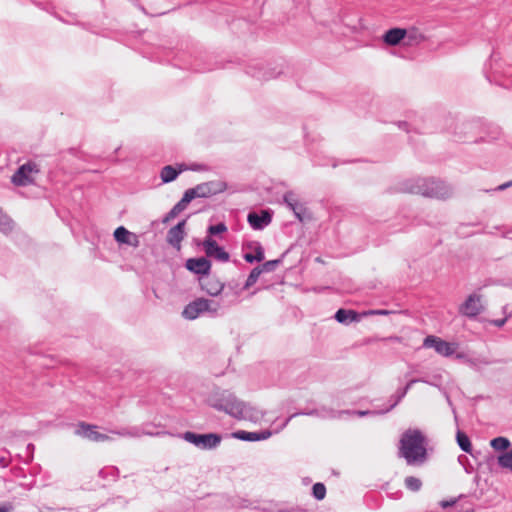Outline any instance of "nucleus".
I'll list each match as a JSON object with an SVG mask.
<instances>
[{
  "mask_svg": "<svg viewBox=\"0 0 512 512\" xmlns=\"http://www.w3.org/2000/svg\"><path fill=\"white\" fill-rule=\"evenodd\" d=\"M13 227V220L8 215H6L0 208V231L5 234H8L13 230Z\"/></svg>",
  "mask_w": 512,
  "mask_h": 512,
  "instance_id": "obj_27",
  "label": "nucleus"
},
{
  "mask_svg": "<svg viewBox=\"0 0 512 512\" xmlns=\"http://www.w3.org/2000/svg\"><path fill=\"white\" fill-rule=\"evenodd\" d=\"M418 382H423V383H427V384H430L429 381H427L426 379L424 378H415V379H411L409 380L406 385L404 387H401V389H405V393L407 394L408 391L411 389V387L415 384V383H418Z\"/></svg>",
  "mask_w": 512,
  "mask_h": 512,
  "instance_id": "obj_40",
  "label": "nucleus"
},
{
  "mask_svg": "<svg viewBox=\"0 0 512 512\" xmlns=\"http://www.w3.org/2000/svg\"><path fill=\"white\" fill-rule=\"evenodd\" d=\"M272 221V216L269 210H262L258 212H249L247 222L254 230H262L268 226Z\"/></svg>",
  "mask_w": 512,
  "mask_h": 512,
  "instance_id": "obj_14",
  "label": "nucleus"
},
{
  "mask_svg": "<svg viewBox=\"0 0 512 512\" xmlns=\"http://www.w3.org/2000/svg\"><path fill=\"white\" fill-rule=\"evenodd\" d=\"M405 487L413 492H417L421 489L422 482L419 478L414 476H408L405 478Z\"/></svg>",
  "mask_w": 512,
  "mask_h": 512,
  "instance_id": "obj_33",
  "label": "nucleus"
},
{
  "mask_svg": "<svg viewBox=\"0 0 512 512\" xmlns=\"http://www.w3.org/2000/svg\"><path fill=\"white\" fill-rule=\"evenodd\" d=\"M396 191L437 199H445L452 195L451 187L444 181L420 177L404 180L397 185Z\"/></svg>",
  "mask_w": 512,
  "mask_h": 512,
  "instance_id": "obj_2",
  "label": "nucleus"
},
{
  "mask_svg": "<svg viewBox=\"0 0 512 512\" xmlns=\"http://www.w3.org/2000/svg\"><path fill=\"white\" fill-rule=\"evenodd\" d=\"M318 410L316 409H313V410H308V411H301V412H296V413H293L292 415H290L288 418H286V420L282 423V425L280 426L279 430H282L284 429L288 423L291 421V419H293L294 417L298 416V415H309V416H313V415H318Z\"/></svg>",
  "mask_w": 512,
  "mask_h": 512,
  "instance_id": "obj_37",
  "label": "nucleus"
},
{
  "mask_svg": "<svg viewBox=\"0 0 512 512\" xmlns=\"http://www.w3.org/2000/svg\"><path fill=\"white\" fill-rule=\"evenodd\" d=\"M185 225H186V220H182L168 230L166 239H167V242L172 247L180 249L181 242L186 235Z\"/></svg>",
  "mask_w": 512,
  "mask_h": 512,
  "instance_id": "obj_15",
  "label": "nucleus"
},
{
  "mask_svg": "<svg viewBox=\"0 0 512 512\" xmlns=\"http://www.w3.org/2000/svg\"><path fill=\"white\" fill-rule=\"evenodd\" d=\"M511 443L506 437H496L490 441V446L496 451H505L510 447Z\"/></svg>",
  "mask_w": 512,
  "mask_h": 512,
  "instance_id": "obj_28",
  "label": "nucleus"
},
{
  "mask_svg": "<svg viewBox=\"0 0 512 512\" xmlns=\"http://www.w3.org/2000/svg\"><path fill=\"white\" fill-rule=\"evenodd\" d=\"M10 464V459L6 456H0V467L7 468Z\"/></svg>",
  "mask_w": 512,
  "mask_h": 512,
  "instance_id": "obj_45",
  "label": "nucleus"
},
{
  "mask_svg": "<svg viewBox=\"0 0 512 512\" xmlns=\"http://www.w3.org/2000/svg\"><path fill=\"white\" fill-rule=\"evenodd\" d=\"M485 76L490 83H496L506 88L512 87V71H502L496 52L491 54L489 63L485 66Z\"/></svg>",
  "mask_w": 512,
  "mask_h": 512,
  "instance_id": "obj_4",
  "label": "nucleus"
},
{
  "mask_svg": "<svg viewBox=\"0 0 512 512\" xmlns=\"http://www.w3.org/2000/svg\"><path fill=\"white\" fill-rule=\"evenodd\" d=\"M203 248L207 257L214 258L219 262H228L230 259V255L225 249L218 245L216 240L212 237L207 236L203 240Z\"/></svg>",
  "mask_w": 512,
  "mask_h": 512,
  "instance_id": "obj_9",
  "label": "nucleus"
},
{
  "mask_svg": "<svg viewBox=\"0 0 512 512\" xmlns=\"http://www.w3.org/2000/svg\"><path fill=\"white\" fill-rule=\"evenodd\" d=\"M195 198H199V197H198L196 187H193V188L187 189L184 192L183 197L181 198L180 201H182L184 204L188 205Z\"/></svg>",
  "mask_w": 512,
  "mask_h": 512,
  "instance_id": "obj_39",
  "label": "nucleus"
},
{
  "mask_svg": "<svg viewBox=\"0 0 512 512\" xmlns=\"http://www.w3.org/2000/svg\"><path fill=\"white\" fill-rule=\"evenodd\" d=\"M204 305V298H196L195 300L191 301L184 307L182 311L183 318L188 320H195L200 315L205 313Z\"/></svg>",
  "mask_w": 512,
  "mask_h": 512,
  "instance_id": "obj_17",
  "label": "nucleus"
},
{
  "mask_svg": "<svg viewBox=\"0 0 512 512\" xmlns=\"http://www.w3.org/2000/svg\"><path fill=\"white\" fill-rule=\"evenodd\" d=\"M355 414H357L358 416L362 417V416H366V415H369V414H376V412L374 411H369V410H358V411H355Z\"/></svg>",
  "mask_w": 512,
  "mask_h": 512,
  "instance_id": "obj_49",
  "label": "nucleus"
},
{
  "mask_svg": "<svg viewBox=\"0 0 512 512\" xmlns=\"http://www.w3.org/2000/svg\"><path fill=\"white\" fill-rule=\"evenodd\" d=\"M511 186H512V180H511V181H508V182H506V183H503V184H501V185H499L495 190H497V191H503V190H505V189H507V188H509V187H511Z\"/></svg>",
  "mask_w": 512,
  "mask_h": 512,
  "instance_id": "obj_47",
  "label": "nucleus"
},
{
  "mask_svg": "<svg viewBox=\"0 0 512 512\" xmlns=\"http://www.w3.org/2000/svg\"><path fill=\"white\" fill-rule=\"evenodd\" d=\"M187 205L184 204L182 201H178L172 209L165 215L163 218V223H167L170 220L174 219L179 213L184 211L186 209Z\"/></svg>",
  "mask_w": 512,
  "mask_h": 512,
  "instance_id": "obj_29",
  "label": "nucleus"
},
{
  "mask_svg": "<svg viewBox=\"0 0 512 512\" xmlns=\"http://www.w3.org/2000/svg\"><path fill=\"white\" fill-rule=\"evenodd\" d=\"M407 35V30L404 28L394 27L387 30L383 36L382 40L385 44L389 46L398 45Z\"/></svg>",
  "mask_w": 512,
  "mask_h": 512,
  "instance_id": "obj_21",
  "label": "nucleus"
},
{
  "mask_svg": "<svg viewBox=\"0 0 512 512\" xmlns=\"http://www.w3.org/2000/svg\"><path fill=\"white\" fill-rule=\"evenodd\" d=\"M312 495L317 500H323L326 496V487L323 483H315L312 486Z\"/></svg>",
  "mask_w": 512,
  "mask_h": 512,
  "instance_id": "obj_36",
  "label": "nucleus"
},
{
  "mask_svg": "<svg viewBox=\"0 0 512 512\" xmlns=\"http://www.w3.org/2000/svg\"><path fill=\"white\" fill-rule=\"evenodd\" d=\"M75 434L93 442H104L109 439V436L97 430L96 425L80 422L77 425Z\"/></svg>",
  "mask_w": 512,
  "mask_h": 512,
  "instance_id": "obj_10",
  "label": "nucleus"
},
{
  "mask_svg": "<svg viewBox=\"0 0 512 512\" xmlns=\"http://www.w3.org/2000/svg\"><path fill=\"white\" fill-rule=\"evenodd\" d=\"M212 68L209 67V68H199V67H195L194 70L197 71V72H205L207 70H211Z\"/></svg>",
  "mask_w": 512,
  "mask_h": 512,
  "instance_id": "obj_51",
  "label": "nucleus"
},
{
  "mask_svg": "<svg viewBox=\"0 0 512 512\" xmlns=\"http://www.w3.org/2000/svg\"><path fill=\"white\" fill-rule=\"evenodd\" d=\"M453 413H454L455 419H457L456 410L454 408H453Z\"/></svg>",
  "mask_w": 512,
  "mask_h": 512,
  "instance_id": "obj_55",
  "label": "nucleus"
},
{
  "mask_svg": "<svg viewBox=\"0 0 512 512\" xmlns=\"http://www.w3.org/2000/svg\"><path fill=\"white\" fill-rule=\"evenodd\" d=\"M407 394L405 393V389H401V388H398L397 391L390 396L389 398V402H390V405L382 410L380 413H387L389 411H391L394 407H396L400 402L401 400L406 396Z\"/></svg>",
  "mask_w": 512,
  "mask_h": 512,
  "instance_id": "obj_25",
  "label": "nucleus"
},
{
  "mask_svg": "<svg viewBox=\"0 0 512 512\" xmlns=\"http://www.w3.org/2000/svg\"><path fill=\"white\" fill-rule=\"evenodd\" d=\"M243 249L256 250V254L245 253L243 255V258L247 263L261 262L265 258L264 248L258 241H248L244 243Z\"/></svg>",
  "mask_w": 512,
  "mask_h": 512,
  "instance_id": "obj_19",
  "label": "nucleus"
},
{
  "mask_svg": "<svg viewBox=\"0 0 512 512\" xmlns=\"http://www.w3.org/2000/svg\"><path fill=\"white\" fill-rule=\"evenodd\" d=\"M397 126H398L399 129L405 130L406 132H410V129H409L410 125L406 121H399V122H397Z\"/></svg>",
  "mask_w": 512,
  "mask_h": 512,
  "instance_id": "obj_46",
  "label": "nucleus"
},
{
  "mask_svg": "<svg viewBox=\"0 0 512 512\" xmlns=\"http://www.w3.org/2000/svg\"><path fill=\"white\" fill-rule=\"evenodd\" d=\"M272 435L270 430L248 432L238 430L232 433V437L241 441L256 442L268 439Z\"/></svg>",
  "mask_w": 512,
  "mask_h": 512,
  "instance_id": "obj_16",
  "label": "nucleus"
},
{
  "mask_svg": "<svg viewBox=\"0 0 512 512\" xmlns=\"http://www.w3.org/2000/svg\"><path fill=\"white\" fill-rule=\"evenodd\" d=\"M423 347L433 348L439 355L449 357L456 351L454 343L447 342L437 336L429 335L423 341Z\"/></svg>",
  "mask_w": 512,
  "mask_h": 512,
  "instance_id": "obj_7",
  "label": "nucleus"
},
{
  "mask_svg": "<svg viewBox=\"0 0 512 512\" xmlns=\"http://www.w3.org/2000/svg\"><path fill=\"white\" fill-rule=\"evenodd\" d=\"M261 274H262V272L258 266L253 268L251 270V272L249 273L243 288L249 289L251 286H253L257 282V280Z\"/></svg>",
  "mask_w": 512,
  "mask_h": 512,
  "instance_id": "obj_32",
  "label": "nucleus"
},
{
  "mask_svg": "<svg viewBox=\"0 0 512 512\" xmlns=\"http://www.w3.org/2000/svg\"><path fill=\"white\" fill-rule=\"evenodd\" d=\"M334 318L337 322L341 324H350L352 322H358L361 320V316L358 312L354 310H348L340 308L336 311Z\"/></svg>",
  "mask_w": 512,
  "mask_h": 512,
  "instance_id": "obj_24",
  "label": "nucleus"
},
{
  "mask_svg": "<svg viewBox=\"0 0 512 512\" xmlns=\"http://www.w3.org/2000/svg\"><path fill=\"white\" fill-rule=\"evenodd\" d=\"M369 313L373 314V315H388V314H390V311H388V310H372Z\"/></svg>",
  "mask_w": 512,
  "mask_h": 512,
  "instance_id": "obj_48",
  "label": "nucleus"
},
{
  "mask_svg": "<svg viewBox=\"0 0 512 512\" xmlns=\"http://www.w3.org/2000/svg\"><path fill=\"white\" fill-rule=\"evenodd\" d=\"M195 187L198 197L206 198L223 192L226 189V184L222 181H210L198 184Z\"/></svg>",
  "mask_w": 512,
  "mask_h": 512,
  "instance_id": "obj_13",
  "label": "nucleus"
},
{
  "mask_svg": "<svg viewBox=\"0 0 512 512\" xmlns=\"http://www.w3.org/2000/svg\"><path fill=\"white\" fill-rule=\"evenodd\" d=\"M248 73L261 81H267L273 78H276L278 75L282 73L281 70L276 71L275 68H265V67H251Z\"/></svg>",
  "mask_w": 512,
  "mask_h": 512,
  "instance_id": "obj_23",
  "label": "nucleus"
},
{
  "mask_svg": "<svg viewBox=\"0 0 512 512\" xmlns=\"http://www.w3.org/2000/svg\"><path fill=\"white\" fill-rule=\"evenodd\" d=\"M209 405L238 420L258 422L263 418V413L257 408L239 400L228 390L216 391L208 398Z\"/></svg>",
  "mask_w": 512,
  "mask_h": 512,
  "instance_id": "obj_1",
  "label": "nucleus"
},
{
  "mask_svg": "<svg viewBox=\"0 0 512 512\" xmlns=\"http://www.w3.org/2000/svg\"><path fill=\"white\" fill-rule=\"evenodd\" d=\"M13 510V505L9 502L0 503V512H10Z\"/></svg>",
  "mask_w": 512,
  "mask_h": 512,
  "instance_id": "obj_43",
  "label": "nucleus"
},
{
  "mask_svg": "<svg viewBox=\"0 0 512 512\" xmlns=\"http://www.w3.org/2000/svg\"><path fill=\"white\" fill-rule=\"evenodd\" d=\"M388 339H389V340H395V341H399V340H400V338H399V337H390V338H388Z\"/></svg>",
  "mask_w": 512,
  "mask_h": 512,
  "instance_id": "obj_53",
  "label": "nucleus"
},
{
  "mask_svg": "<svg viewBox=\"0 0 512 512\" xmlns=\"http://www.w3.org/2000/svg\"><path fill=\"white\" fill-rule=\"evenodd\" d=\"M200 287L203 291H205L210 296L219 295L224 289V284L215 278H200L199 279Z\"/></svg>",
  "mask_w": 512,
  "mask_h": 512,
  "instance_id": "obj_20",
  "label": "nucleus"
},
{
  "mask_svg": "<svg viewBox=\"0 0 512 512\" xmlns=\"http://www.w3.org/2000/svg\"><path fill=\"white\" fill-rule=\"evenodd\" d=\"M181 438L201 450H213L220 445L222 440L221 435L217 433L199 434L191 431L184 432Z\"/></svg>",
  "mask_w": 512,
  "mask_h": 512,
  "instance_id": "obj_5",
  "label": "nucleus"
},
{
  "mask_svg": "<svg viewBox=\"0 0 512 512\" xmlns=\"http://www.w3.org/2000/svg\"><path fill=\"white\" fill-rule=\"evenodd\" d=\"M481 299L482 296L479 294H470L459 307L460 314L468 318H476L484 309Z\"/></svg>",
  "mask_w": 512,
  "mask_h": 512,
  "instance_id": "obj_8",
  "label": "nucleus"
},
{
  "mask_svg": "<svg viewBox=\"0 0 512 512\" xmlns=\"http://www.w3.org/2000/svg\"><path fill=\"white\" fill-rule=\"evenodd\" d=\"M188 169L187 165L182 163L178 164L177 168L172 165H166L161 169L160 177L163 183H170L174 181L178 175Z\"/></svg>",
  "mask_w": 512,
  "mask_h": 512,
  "instance_id": "obj_22",
  "label": "nucleus"
},
{
  "mask_svg": "<svg viewBox=\"0 0 512 512\" xmlns=\"http://www.w3.org/2000/svg\"><path fill=\"white\" fill-rule=\"evenodd\" d=\"M498 464L502 468L509 469L512 471V449L506 452H503L498 456Z\"/></svg>",
  "mask_w": 512,
  "mask_h": 512,
  "instance_id": "obj_31",
  "label": "nucleus"
},
{
  "mask_svg": "<svg viewBox=\"0 0 512 512\" xmlns=\"http://www.w3.org/2000/svg\"><path fill=\"white\" fill-rule=\"evenodd\" d=\"M195 198H199V197H198L196 187H193V188L187 189L184 192L183 197L181 198L180 201H182L184 204L188 205Z\"/></svg>",
  "mask_w": 512,
  "mask_h": 512,
  "instance_id": "obj_38",
  "label": "nucleus"
},
{
  "mask_svg": "<svg viewBox=\"0 0 512 512\" xmlns=\"http://www.w3.org/2000/svg\"><path fill=\"white\" fill-rule=\"evenodd\" d=\"M447 401H448V404H449L450 406H452V402H451V400H450V398H449L448 396H447Z\"/></svg>",
  "mask_w": 512,
  "mask_h": 512,
  "instance_id": "obj_54",
  "label": "nucleus"
},
{
  "mask_svg": "<svg viewBox=\"0 0 512 512\" xmlns=\"http://www.w3.org/2000/svg\"><path fill=\"white\" fill-rule=\"evenodd\" d=\"M37 165L33 162H27L16 170V172L11 177V182L18 187H24L34 182V179L31 177L32 172H38Z\"/></svg>",
  "mask_w": 512,
  "mask_h": 512,
  "instance_id": "obj_6",
  "label": "nucleus"
},
{
  "mask_svg": "<svg viewBox=\"0 0 512 512\" xmlns=\"http://www.w3.org/2000/svg\"><path fill=\"white\" fill-rule=\"evenodd\" d=\"M204 310L210 316L215 317L219 314L220 303L214 300L204 298Z\"/></svg>",
  "mask_w": 512,
  "mask_h": 512,
  "instance_id": "obj_30",
  "label": "nucleus"
},
{
  "mask_svg": "<svg viewBox=\"0 0 512 512\" xmlns=\"http://www.w3.org/2000/svg\"><path fill=\"white\" fill-rule=\"evenodd\" d=\"M227 231V226L224 222H219L215 225H210L207 228V234L209 237L219 235Z\"/></svg>",
  "mask_w": 512,
  "mask_h": 512,
  "instance_id": "obj_35",
  "label": "nucleus"
},
{
  "mask_svg": "<svg viewBox=\"0 0 512 512\" xmlns=\"http://www.w3.org/2000/svg\"><path fill=\"white\" fill-rule=\"evenodd\" d=\"M456 440H457V443L462 451H464L466 453H471L472 444H471L469 437L464 432L458 430L457 435H456Z\"/></svg>",
  "mask_w": 512,
  "mask_h": 512,
  "instance_id": "obj_26",
  "label": "nucleus"
},
{
  "mask_svg": "<svg viewBox=\"0 0 512 512\" xmlns=\"http://www.w3.org/2000/svg\"><path fill=\"white\" fill-rule=\"evenodd\" d=\"M113 235L120 244H126L135 248L140 244L138 236L127 230L124 226L117 227Z\"/></svg>",
  "mask_w": 512,
  "mask_h": 512,
  "instance_id": "obj_18",
  "label": "nucleus"
},
{
  "mask_svg": "<svg viewBox=\"0 0 512 512\" xmlns=\"http://www.w3.org/2000/svg\"><path fill=\"white\" fill-rule=\"evenodd\" d=\"M189 169H191V170H193V171H199V170H201V169H202V165H199V164H193V165H191V167H190Z\"/></svg>",
  "mask_w": 512,
  "mask_h": 512,
  "instance_id": "obj_50",
  "label": "nucleus"
},
{
  "mask_svg": "<svg viewBox=\"0 0 512 512\" xmlns=\"http://www.w3.org/2000/svg\"><path fill=\"white\" fill-rule=\"evenodd\" d=\"M508 317L509 316H506L505 318H502V319H496V320H492L491 323L496 326V327H502L505 325V323L507 322L508 320Z\"/></svg>",
  "mask_w": 512,
  "mask_h": 512,
  "instance_id": "obj_44",
  "label": "nucleus"
},
{
  "mask_svg": "<svg viewBox=\"0 0 512 512\" xmlns=\"http://www.w3.org/2000/svg\"><path fill=\"white\" fill-rule=\"evenodd\" d=\"M185 268L196 275L208 276L211 262L206 257L189 258L186 260Z\"/></svg>",
  "mask_w": 512,
  "mask_h": 512,
  "instance_id": "obj_12",
  "label": "nucleus"
},
{
  "mask_svg": "<svg viewBox=\"0 0 512 512\" xmlns=\"http://www.w3.org/2000/svg\"><path fill=\"white\" fill-rule=\"evenodd\" d=\"M457 503V499H450V500H442L439 504L442 508L446 509L449 507L454 506Z\"/></svg>",
  "mask_w": 512,
  "mask_h": 512,
  "instance_id": "obj_41",
  "label": "nucleus"
},
{
  "mask_svg": "<svg viewBox=\"0 0 512 512\" xmlns=\"http://www.w3.org/2000/svg\"><path fill=\"white\" fill-rule=\"evenodd\" d=\"M27 450H28V451H30L31 453H33V451H34V445H33V444H31V443H29V444L27 445Z\"/></svg>",
  "mask_w": 512,
  "mask_h": 512,
  "instance_id": "obj_52",
  "label": "nucleus"
},
{
  "mask_svg": "<svg viewBox=\"0 0 512 512\" xmlns=\"http://www.w3.org/2000/svg\"><path fill=\"white\" fill-rule=\"evenodd\" d=\"M399 455L408 465L421 464L426 460L425 437L420 430L408 429L402 434Z\"/></svg>",
  "mask_w": 512,
  "mask_h": 512,
  "instance_id": "obj_3",
  "label": "nucleus"
},
{
  "mask_svg": "<svg viewBox=\"0 0 512 512\" xmlns=\"http://www.w3.org/2000/svg\"><path fill=\"white\" fill-rule=\"evenodd\" d=\"M283 201L288 206L290 210L293 211L295 217L300 221L304 222L305 219L309 218V215L307 214V209L299 202L296 194L292 191H288L283 195Z\"/></svg>",
  "mask_w": 512,
  "mask_h": 512,
  "instance_id": "obj_11",
  "label": "nucleus"
},
{
  "mask_svg": "<svg viewBox=\"0 0 512 512\" xmlns=\"http://www.w3.org/2000/svg\"><path fill=\"white\" fill-rule=\"evenodd\" d=\"M282 262V257L274 260L264 262L261 266H258L262 273H269L276 270L278 265Z\"/></svg>",
  "mask_w": 512,
  "mask_h": 512,
  "instance_id": "obj_34",
  "label": "nucleus"
},
{
  "mask_svg": "<svg viewBox=\"0 0 512 512\" xmlns=\"http://www.w3.org/2000/svg\"><path fill=\"white\" fill-rule=\"evenodd\" d=\"M500 135V129L499 127L497 126H492L491 127V135L488 136L489 139L491 140H494V139H497L498 136Z\"/></svg>",
  "mask_w": 512,
  "mask_h": 512,
  "instance_id": "obj_42",
  "label": "nucleus"
}]
</instances>
